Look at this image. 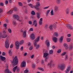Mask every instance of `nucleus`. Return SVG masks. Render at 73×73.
<instances>
[{"label": "nucleus", "mask_w": 73, "mask_h": 73, "mask_svg": "<svg viewBox=\"0 0 73 73\" xmlns=\"http://www.w3.org/2000/svg\"><path fill=\"white\" fill-rule=\"evenodd\" d=\"M18 63L17 58L16 56L12 62L13 66H15Z\"/></svg>", "instance_id": "1"}, {"label": "nucleus", "mask_w": 73, "mask_h": 73, "mask_svg": "<svg viewBox=\"0 0 73 73\" xmlns=\"http://www.w3.org/2000/svg\"><path fill=\"white\" fill-rule=\"evenodd\" d=\"M72 68V66L70 65H68L67 67L66 70L65 71V72L66 73H68L69 72V71L71 70V68Z\"/></svg>", "instance_id": "2"}, {"label": "nucleus", "mask_w": 73, "mask_h": 73, "mask_svg": "<svg viewBox=\"0 0 73 73\" xmlns=\"http://www.w3.org/2000/svg\"><path fill=\"white\" fill-rule=\"evenodd\" d=\"M40 40V36H38L37 37L36 39H35L34 40V46H36L37 45L36 42H38V41Z\"/></svg>", "instance_id": "3"}, {"label": "nucleus", "mask_w": 73, "mask_h": 73, "mask_svg": "<svg viewBox=\"0 0 73 73\" xmlns=\"http://www.w3.org/2000/svg\"><path fill=\"white\" fill-rule=\"evenodd\" d=\"M15 45L16 46V48L17 49H19L20 45H19V42L18 41H16L15 43Z\"/></svg>", "instance_id": "4"}, {"label": "nucleus", "mask_w": 73, "mask_h": 73, "mask_svg": "<svg viewBox=\"0 0 73 73\" xmlns=\"http://www.w3.org/2000/svg\"><path fill=\"white\" fill-rule=\"evenodd\" d=\"M60 69L61 70H63L65 67H66V65L65 64H61L60 66Z\"/></svg>", "instance_id": "5"}, {"label": "nucleus", "mask_w": 73, "mask_h": 73, "mask_svg": "<svg viewBox=\"0 0 73 73\" xmlns=\"http://www.w3.org/2000/svg\"><path fill=\"white\" fill-rule=\"evenodd\" d=\"M13 17L14 19H15L16 20H17L18 21H21L20 20V18L19 16L17 15H14Z\"/></svg>", "instance_id": "6"}, {"label": "nucleus", "mask_w": 73, "mask_h": 73, "mask_svg": "<svg viewBox=\"0 0 73 73\" xmlns=\"http://www.w3.org/2000/svg\"><path fill=\"white\" fill-rule=\"evenodd\" d=\"M7 37V35L5 34H3L1 36V33H0V38H5Z\"/></svg>", "instance_id": "7"}, {"label": "nucleus", "mask_w": 73, "mask_h": 73, "mask_svg": "<svg viewBox=\"0 0 73 73\" xmlns=\"http://www.w3.org/2000/svg\"><path fill=\"white\" fill-rule=\"evenodd\" d=\"M21 66V67H25V66H26V62H22Z\"/></svg>", "instance_id": "8"}, {"label": "nucleus", "mask_w": 73, "mask_h": 73, "mask_svg": "<svg viewBox=\"0 0 73 73\" xmlns=\"http://www.w3.org/2000/svg\"><path fill=\"white\" fill-rule=\"evenodd\" d=\"M40 3L39 2H36V5L34 6V7L36 8V9H37V7H40Z\"/></svg>", "instance_id": "9"}, {"label": "nucleus", "mask_w": 73, "mask_h": 73, "mask_svg": "<svg viewBox=\"0 0 73 73\" xmlns=\"http://www.w3.org/2000/svg\"><path fill=\"white\" fill-rule=\"evenodd\" d=\"M35 25V27H37V21L36 20H34L33 22V25Z\"/></svg>", "instance_id": "10"}, {"label": "nucleus", "mask_w": 73, "mask_h": 73, "mask_svg": "<svg viewBox=\"0 0 73 73\" xmlns=\"http://www.w3.org/2000/svg\"><path fill=\"white\" fill-rule=\"evenodd\" d=\"M66 26L68 29H73V27L70 25H66Z\"/></svg>", "instance_id": "11"}, {"label": "nucleus", "mask_w": 73, "mask_h": 73, "mask_svg": "<svg viewBox=\"0 0 73 73\" xmlns=\"http://www.w3.org/2000/svg\"><path fill=\"white\" fill-rule=\"evenodd\" d=\"M31 40H33L35 38V35L34 34H31Z\"/></svg>", "instance_id": "12"}, {"label": "nucleus", "mask_w": 73, "mask_h": 73, "mask_svg": "<svg viewBox=\"0 0 73 73\" xmlns=\"http://www.w3.org/2000/svg\"><path fill=\"white\" fill-rule=\"evenodd\" d=\"M27 33V31H24L23 33V37H26L27 35L26 34V33Z\"/></svg>", "instance_id": "13"}, {"label": "nucleus", "mask_w": 73, "mask_h": 73, "mask_svg": "<svg viewBox=\"0 0 73 73\" xmlns=\"http://www.w3.org/2000/svg\"><path fill=\"white\" fill-rule=\"evenodd\" d=\"M46 43L47 47H49V40H46Z\"/></svg>", "instance_id": "14"}, {"label": "nucleus", "mask_w": 73, "mask_h": 73, "mask_svg": "<svg viewBox=\"0 0 73 73\" xmlns=\"http://www.w3.org/2000/svg\"><path fill=\"white\" fill-rule=\"evenodd\" d=\"M42 19L41 18L40 19V21L39 22V24L40 25H42Z\"/></svg>", "instance_id": "15"}, {"label": "nucleus", "mask_w": 73, "mask_h": 73, "mask_svg": "<svg viewBox=\"0 0 73 73\" xmlns=\"http://www.w3.org/2000/svg\"><path fill=\"white\" fill-rule=\"evenodd\" d=\"M52 40L54 41V42H56L57 40V38L56 37L53 38Z\"/></svg>", "instance_id": "16"}, {"label": "nucleus", "mask_w": 73, "mask_h": 73, "mask_svg": "<svg viewBox=\"0 0 73 73\" xmlns=\"http://www.w3.org/2000/svg\"><path fill=\"white\" fill-rule=\"evenodd\" d=\"M5 73H12L11 72H9V70L6 69L4 71Z\"/></svg>", "instance_id": "17"}, {"label": "nucleus", "mask_w": 73, "mask_h": 73, "mask_svg": "<svg viewBox=\"0 0 73 73\" xmlns=\"http://www.w3.org/2000/svg\"><path fill=\"white\" fill-rule=\"evenodd\" d=\"M63 38H64V36H62L59 39V41L60 43H61V42H62V40H63Z\"/></svg>", "instance_id": "18"}, {"label": "nucleus", "mask_w": 73, "mask_h": 73, "mask_svg": "<svg viewBox=\"0 0 73 73\" xmlns=\"http://www.w3.org/2000/svg\"><path fill=\"white\" fill-rule=\"evenodd\" d=\"M24 41L23 40H21L19 42V44L20 45H22L24 44Z\"/></svg>", "instance_id": "19"}, {"label": "nucleus", "mask_w": 73, "mask_h": 73, "mask_svg": "<svg viewBox=\"0 0 73 73\" xmlns=\"http://www.w3.org/2000/svg\"><path fill=\"white\" fill-rule=\"evenodd\" d=\"M5 47L7 48V49H8L9 48V43H5Z\"/></svg>", "instance_id": "20"}, {"label": "nucleus", "mask_w": 73, "mask_h": 73, "mask_svg": "<svg viewBox=\"0 0 73 73\" xmlns=\"http://www.w3.org/2000/svg\"><path fill=\"white\" fill-rule=\"evenodd\" d=\"M48 56V54L46 53H45L44 54L43 57H46Z\"/></svg>", "instance_id": "21"}, {"label": "nucleus", "mask_w": 73, "mask_h": 73, "mask_svg": "<svg viewBox=\"0 0 73 73\" xmlns=\"http://www.w3.org/2000/svg\"><path fill=\"white\" fill-rule=\"evenodd\" d=\"M9 54L10 56H12V50L11 49L9 51Z\"/></svg>", "instance_id": "22"}, {"label": "nucleus", "mask_w": 73, "mask_h": 73, "mask_svg": "<svg viewBox=\"0 0 73 73\" xmlns=\"http://www.w3.org/2000/svg\"><path fill=\"white\" fill-rule=\"evenodd\" d=\"M36 15H37V17L38 19H40V13H36Z\"/></svg>", "instance_id": "23"}, {"label": "nucleus", "mask_w": 73, "mask_h": 73, "mask_svg": "<svg viewBox=\"0 0 73 73\" xmlns=\"http://www.w3.org/2000/svg\"><path fill=\"white\" fill-rule=\"evenodd\" d=\"M28 5L31 8H33L34 7H35V6L31 4H28Z\"/></svg>", "instance_id": "24"}, {"label": "nucleus", "mask_w": 73, "mask_h": 73, "mask_svg": "<svg viewBox=\"0 0 73 73\" xmlns=\"http://www.w3.org/2000/svg\"><path fill=\"white\" fill-rule=\"evenodd\" d=\"M1 58L2 61H4L5 60V58L3 56H1Z\"/></svg>", "instance_id": "25"}, {"label": "nucleus", "mask_w": 73, "mask_h": 73, "mask_svg": "<svg viewBox=\"0 0 73 73\" xmlns=\"http://www.w3.org/2000/svg\"><path fill=\"white\" fill-rule=\"evenodd\" d=\"M9 42V40L8 38H6L5 41V44H8Z\"/></svg>", "instance_id": "26"}, {"label": "nucleus", "mask_w": 73, "mask_h": 73, "mask_svg": "<svg viewBox=\"0 0 73 73\" xmlns=\"http://www.w3.org/2000/svg\"><path fill=\"white\" fill-rule=\"evenodd\" d=\"M13 25H16V24H17V23L15 21H13Z\"/></svg>", "instance_id": "27"}, {"label": "nucleus", "mask_w": 73, "mask_h": 73, "mask_svg": "<svg viewBox=\"0 0 73 73\" xmlns=\"http://www.w3.org/2000/svg\"><path fill=\"white\" fill-rule=\"evenodd\" d=\"M33 46H30L29 48V50H32L33 49Z\"/></svg>", "instance_id": "28"}, {"label": "nucleus", "mask_w": 73, "mask_h": 73, "mask_svg": "<svg viewBox=\"0 0 73 73\" xmlns=\"http://www.w3.org/2000/svg\"><path fill=\"white\" fill-rule=\"evenodd\" d=\"M70 40H71L70 38H68L66 39L67 41V42H70Z\"/></svg>", "instance_id": "29"}, {"label": "nucleus", "mask_w": 73, "mask_h": 73, "mask_svg": "<svg viewBox=\"0 0 73 73\" xmlns=\"http://www.w3.org/2000/svg\"><path fill=\"white\" fill-rule=\"evenodd\" d=\"M17 66H16L13 68V71L14 72H15V71H16V69H17Z\"/></svg>", "instance_id": "30"}, {"label": "nucleus", "mask_w": 73, "mask_h": 73, "mask_svg": "<svg viewBox=\"0 0 73 73\" xmlns=\"http://www.w3.org/2000/svg\"><path fill=\"white\" fill-rule=\"evenodd\" d=\"M73 49V46H70L69 47V50H72V49Z\"/></svg>", "instance_id": "31"}, {"label": "nucleus", "mask_w": 73, "mask_h": 73, "mask_svg": "<svg viewBox=\"0 0 73 73\" xmlns=\"http://www.w3.org/2000/svg\"><path fill=\"white\" fill-rule=\"evenodd\" d=\"M31 14L32 15H35V12L34 11H32L31 12Z\"/></svg>", "instance_id": "32"}, {"label": "nucleus", "mask_w": 73, "mask_h": 73, "mask_svg": "<svg viewBox=\"0 0 73 73\" xmlns=\"http://www.w3.org/2000/svg\"><path fill=\"white\" fill-rule=\"evenodd\" d=\"M49 28L50 30H52L53 29V27L52 25H50L49 27Z\"/></svg>", "instance_id": "33"}, {"label": "nucleus", "mask_w": 73, "mask_h": 73, "mask_svg": "<svg viewBox=\"0 0 73 73\" xmlns=\"http://www.w3.org/2000/svg\"><path fill=\"white\" fill-rule=\"evenodd\" d=\"M50 13L51 16H53V15H54V14H53V10H51Z\"/></svg>", "instance_id": "34"}, {"label": "nucleus", "mask_w": 73, "mask_h": 73, "mask_svg": "<svg viewBox=\"0 0 73 73\" xmlns=\"http://www.w3.org/2000/svg\"><path fill=\"white\" fill-rule=\"evenodd\" d=\"M17 73H19L20 72V68H17Z\"/></svg>", "instance_id": "35"}, {"label": "nucleus", "mask_w": 73, "mask_h": 73, "mask_svg": "<svg viewBox=\"0 0 73 73\" xmlns=\"http://www.w3.org/2000/svg\"><path fill=\"white\" fill-rule=\"evenodd\" d=\"M63 45L64 47V48L66 46H68V44H67L66 43H64L63 44Z\"/></svg>", "instance_id": "36"}, {"label": "nucleus", "mask_w": 73, "mask_h": 73, "mask_svg": "<svg viewBox=\"0 0 73 73\" xmlns=\"http://www.w3.org/2000/svg\"><path fill=\"white\" fill-rule=\"evenodd\" d=\"M8 31L9 33H12V31L10 29H8Z\"/></svg>", "instance_id": "37"}, {"label": "nucleus", "mask_w": 73, "mask_h": 73, "mask_svg": "<svg viewBox=\"0 0 73 73\" xmlns=\"http://www.w3.org/2000/svg\"><path fill=\"white\" fill-rule=\"evenodd\" d=\"M61 52V50L59 49L57 51V53H60Z\"/></svg>", "instance_id": "38"}, {"label": "nucleus", "mask_w": 73, "mask_h": 73, "mask_svg": "<svg viewBox=\"0 0 73 73\" xmlns=\"http://www.w3.org/2000/svg\"><path fill=\"white\" fill-rule=\"evenodd\" d=\"M66 54V52H63L61 54V56H64Z\"/></svg>", "instance_id": "39"}, {"label": "nucleus", "mask_w": 73, "mask_h": 73, "mask_svg": "<svg viewBox=\"0 0 73 73\" xmlns=\"http://www.w3.org/2000/svg\"><path fill=\"white\" fill-rule=\"evenodd\" d=\"M53 50H51L49 51V53L50 54H52V53H53Z\"/></svg>", "instance_id": "40"}, {"label": "nucleus", "mask_w": 73, "mask_h": 73, "mask_svg": "<svg viewBox=\"0 0 73 73\" xmlns=\"http://www.w3.org/2000/svg\"><path fill=\"white\" fill-rule=\"evenodd\" d=\"M18 4L20 6H21V7L23 6V4H22V3H21V2H19Z\"/></svg>", "instance_id": "41"}, {"label": "nucleus", "mask_w": 73, "mask_h": 73, "mask_svg": "<svg viewBox=\"0 0 73 73\" xmlns=\"http://www.w3.org/2000/svg\"><path fill=\"white\" fill-rule=\"evenodd\" d=\"M38 69L39 70H42V71H44V69L43 68H38Z\"/></svg>", "instance_id": "42"}, {"label": "nucleus", "mask_w": 73, "mask_h": 73, "mask_svg": "<svg viewBox=\"0 0 73 73\" xmlns=\"http://www.w3.org/2000/svg\"><path fill=\"white\" fill-rule=\"evenodd\" d=\"M35 46L36 47V49H38V48H39V47H40V46L39 45H37V44H36V46Z\"/></svg>", "instance_id": "43"}, {"label": "nucleus", "mask_w": 73, "mask_h": 73, "mask_svg": "<svg viewBox=\"0 0 73 73\" xmlns=\"http://www.w3.org/2000/svg\"><path fill=\"white\" fill-rule=\"evenodd\" d=\"M34 55H32L31 56L30 58L31 59H33L34 58Z\"/></svg>", "instance_id": "44"}, {"label": "nucleus", "mask_w": 73, "mask_h": 73, "mask_svg": "<svg viewBox=\"0 0 73 73\" xmlns=\"http://www.w3.org/2000/svg\"><path fill=\"white\" fill-rule=\"evenodd\" d=\"M28 70L27 69L25 70L24 72V73H28Z\"/></svg>", "instance_id": "45"}, {"label": "nucleus", "mask_w": 73, "mask_h": 73, "mask_svg": "<svg viewBox=\"0 0 73 73\" xmlns=\"http://www.w3.org/2000/svg\"><path fill=\"white\" fill-rule=\"evenodd\" d=\"M54 35H55V36L56 37H58V33H55L54 34Z\"/></svg>", "instance_id": "46"}, {"label": "nucleus", "mask_w": 73, "mask_h": 73, "mask_svg": "<svg viewBox=\"0 0 73 73\" xmlns=\"http://www.w3.org/2000/svg\"><path fill=\"white\" fill-rule=\"evenodd\" d=\"M49 12H50V10H48L47 11V12H46V15L48 16V15L49 14Z\"/></svg>", "instance_id": "47"}, {"label": "nucleus", "mask_w": 73, "mask_h": 73, "mask_svg": "<svg viewBox=\"0 0 73 73\" xmlns=\"http://www.w3.org/2000/svg\"><path fill=\"white\" fill-rule=\"evenodd\" d=\"M52 64V61H51L50 63H48V65H51Z\"/></svg>", "instance_id": "48"}, {"label": "nucleus", "mask_w": 73, "mask_h": 73, "mask_svg": "<svg viewBox=\"0 0 73 73\" xmlns=\"http://www.w3.org/2000/svg\"><path fill=\"white\" fill-rule=\"evenodd\" d=\"M7 14H9V15H11V14H12V11H9L7 13Z\"/></svg>", "instance_id": "49"}, {"label": "nucleus", "mask_w": 73, "mask_h": 73, "mask_svg": "<svg viewBox=\"0 0 73 73\" xmlns=\"http://www.w3.org/2000/svg\"><path fill=\"white\" fill-rule=\"evenodd\" d=\"M53 27L54 28H56V24H55V23L54 24H53Z\"/></svg>", "instance_id": "50"}, {"label": "nucleus", "mask_w": 73, "mask_h": 73, "mask_svg": "<svg viewBox=\"0 0 73 73\" xmlns=\"http://www.w3.org/2000/svg\"><path fill=\"white\" fill-rule=\"evenodd\" d=\"M49 56H47L46 57V59L45 60V61H47V59H48V58H49Z\"/></svg>", "instance_id": "51"}, {"label": "nucleus", "mask_w": 73, "mask_h": 73, "mask_svg": "<svg viewBox=\"0 0 73 73\" xmlns=\"http://www.w3.org/2000/svg\"><path fill=\"white\" fill-rule=\"evenodd\" d=\"M23 46H22L20 48V50L21 51H23Z\"/></svg>", "instance_id": "52"}, {"label": "nucleus", "mask_w": 73, "mask_h": 73, "mask_svg": "<svg viewBox=\"0 0 73 73\" xmlns=\"http://www.w3.org/2000/svg\"><path fill=\"white\" fill-rule=\"evenodd\" d=\"M36 63L37 64H38V62H39V59H38L37 60V59H36Z\"/></svg>", "instance_id": "53"}, {"label": "nucleus", "mask_w": 73, "mask_h": 73, "mask_svg": "<svg viewBox=\"0 0 73 73\" xmlns=\"http://www.w3.org/2000/svg\"><path fill=\"white\" fill-rule=\"evenodd\" d=\"M32 67L33 68H35V64H33L32 65Z\"/></svg>", "instance_id": "54"}, {"label": "nucleus", "mask_w": 73, "mask_h": 73, "mask_svg": "<svg viewBox=\"0 0 73 73\" xmlns=\"http://www.w3.org/2000/svg\"><path fill=\"white\" fill-rule=\"evenodd\" d=\"M65 49H66V50H68V49H69V47H68V46H66L65 47Z\"/></svg>", "instance_id": "55"}, {"label": "nucleus", "mask_w": 73, "mask_h": 73, "mask_svg": "<svg viewBox=\"0 0 73 73\" xmlns=\"http://www.w3.org/2000/svg\"><path fill=\"white\" fill-rule=\"evenodd\" d=\"M60 3H61V1H60V0H57V3H58V4H59Z\"/></svg>", "instance_id": "56"}, {"label": "nucleus", "mask_w": 73, "mask_h": 73, "mask_svg": "<svg viewBox=\"0 0 73 73\" xmlns=\"http://www.w3.org/2000/svg\"><path fill=\"white\" fill-rule=\"evenodd\" d=\"M67 36L68 37H69L71 36V34H69L67 35Z\"/></svg>", "instance_id": "57"}, {"label": "nucleus", "mask_w": 73, "mask_h": 73, "mask_svg": "<svg viewBox=\"0 0 73 73\" xmlns=\"http://www.w3.org/2000/svg\"><path fill=\"white\" fill-rule=\"evenodd\" d=\"M0 5H1V6H3V5H4V4H3V3H0Z\"/></svg>", "instance_id": "58"}, {"label": "nucleus", "mask_w": 73, "mask_h": 73, "mask_svg": "<svg viewBox=\"0 0 73 73\" xmlns=\"http://www.w3.org/2000/svg\"><path fill=\"white\" fill-rule=\"evenodd\" d=\"M8 3V1H6L5 2V4H7Z\"/></svg>", "instance_id": "59"}, {"label": "nucleus", "mask_w": 73, "mask_h": 73, "mask_svg": "<svg viewBox=\"0 0 73 73\" xmlns=\"http://www.w3.org/2000/svg\"><path fill=\"white\" fill-rule=\"evenodd\" d=\"M29 23L30 24H32V21H30L29 22Z\"/></svg>", "instance_id": "60"}, {"label": "nucleus", "mask_w": 73, "mask_h": 73, "mask_svg": "<svg viewBox=\"0 0 73 73\" xmlns=\"http://www.w3.org/2000/svg\"><path fill=\"white\" fill-rule=\"evenodd\" d=\"M5 53L3 52L2 53V56H5Z\"/></svg>", "instance_id": "61"}, {"label": "nucleus", "mask_w": 73, "mask_h": 73, "mask_svg": "<svg viewBox=\"0 0 73 73\" xmlns=\"http://www.w3.org/2000/svg\"><path fill=\"white\" fill-rule=\"evenodd\" d=\"M3 26L4 27H7V24H5L3 25Z\"/></svg>", "instance_id": "62"}, {"label": "nucleus", "mask_w": 73, "mask_h": 73, "mask_svg": "<svg viewBox=\"0 0 73 73\" xmlns=\"http://www.w3.org/2000/svg\"><path fill=\"white\" fill-rule=\"evenodd\" d=\"M29 31H33V29H32V28H31L29 30Z\"/></svg>", "instance_id": "63"}, {"label": "nucleus", "mask_w": 73, "mask_h": 73, "mask_svg": "<svg viewBox=\"0 0 73 73\" xmlns=\"http://www.w3.org/2000/svg\"><path fill=\"white\" fill-rule=\"evenodd\" d=\"M69 10H68L66 11V14H68L69 13Z\"/></svg>", "instance_id": "64"}]
</instances>
